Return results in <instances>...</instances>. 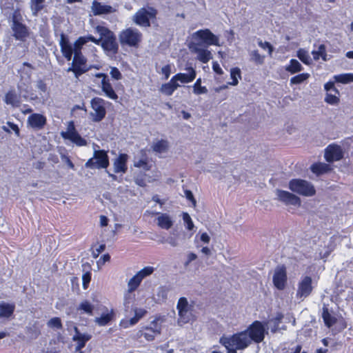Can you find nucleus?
Masks as SVG:
<instances>
[{
    "label": "nucleus",
    "mask_w": 353,
    "mask_h": 353,
    "mask_svg": "<svg viewBox=\"0 0 353 353\" xmlns=\"http://www.w3.org/2000/svg\"><path fill=\"white\" fill-rule=\"evenodd\" d=\"M110 165L107 151L98 150L94 152L93 157L85 163V167L90 169H106Z\"/></svg>",
    "instance_id": "obj_5"
},
{
    "label": "nucleus",
    "mask_w": 353,
    "mask_h": 353,
    "mask_svg": "<svg viewBox=\"0 0 353 353\" xmlns=\"http://www.w3.org/2000/svg\"><path fill=\"white\" fill-rule=\"evenodd\" d=\"M289 188L294 192L305 196H312L316 194V190L313 185L308 181L301 179H294L289 182Z\"/></svg>",
    "instance_id": "obj_6"
},
{
    "label": "nucleus",
    "mask_w": 353,
    "mask_h": 353,
    "mask_svg": "<svg viewBox=\"0 0 353 353\" xmlns=\"http://www.w3.org/2000/svg\"><path fill=\"white\" fill-rule=\"evenodd\" d=\"M159 216L157 217V225L159 228L165 230L170 229L173 225V221L171 217L165 213H157Z\"/></svg>",
    "instance_id": "obj_30"
},
{
    "label": "nucleus",
    "mask_w": 353,
    "mask_h": 353,
    "mask_svg": "<svg viewBox=\"0 0 353 353\" xmlns=\"http://www.w3.org/2000/svg\"><path fill=\"white\" fill-rule=\"evenodd\" d=\"M95 77L101 78V90L104 92L105 95L110 99L117 100L118 95L113 89L112 84L110 82L108 76L102 72L95 74Z\"/></svg>",
    "instance_id": "obj_16"
},
{
    "label": "nucleus",
    "mask_w": 353,
    "mask_h": 353,
    "mask_svg": "<svg viewBox=\"0 0 353 353\" xmlns=\"http://www.w3.org/2000/svg\"><path fill=\"white\" fill-rule=\"evenodd\" d=\"M22 21V16L19 8L14 10L12 14V24L21 23Z\"/></svg>",
    "instance_id": "obj_53"
},
{
    "label": "nucleus",
    "mask_w": 353,
    "mask_h": 353,
    "mask_svg": "<svg viewBox=\"0 0 353 353\" xmlns=\"http://www.w3.org/2000/svg\"><path fill=\"white\" fill-rule=\"evenodd\" d=\"M142 33L137 29L128 28L123 30L119 34L121 46L137 48L142 41Z\"/></svg>",
    "instance_id": "obj_3"
},
{
    "label": "nucleus",
    "mask_w": 353,
    "mask_h": 353,
    "mask_svg": "<svg viewBox=\"0 0 353 353\" xmlns=\"http://www.w3.org/2000/svg\"><path fill=\"white\" fill-rule=\"evenodd\" d=\"M106 102L100 97H94L90 101V106L94 112L90 113L91 119L93 122L101 121L106 115Z\"/></svg>",
    "instance_id": "obj_8"
},
{
    "label": "nucleus",
    "mask_w": 353,
    "mask_h": 353,
    "mask_svg": "<svg viewBox=\"0 0 353 353\" xmlns=\"http://www.w3.org/2000/svg\"><path fill=\"white\" fill-rule=\"evenodd\" d=\"M105 249V244H101L99 245V247L97 248H96L95 250H92V256L94 258V259H97L99 254L103 252Z\"/></svg>",
    "instance_id": "obj_59"
},
{
    "label": "nucleus",
    "mask_w": 353,
    "mask_h": 353,
    "mask_svg": "<svg viewBox=\"0 0 353 353\" xmlns=\"http://www.w3.org/2000/svg\"><path fill=\"white\" fill-rule=\"evenodd\" d=\"M157 14V10L153 7H150L148 10L142 8L134 14V21L138 26L150 27V19H156Z\"/></svg>",
    "instance_id": "obj_7"
},
{
    "label": "nucleus",
    "mask_w": 353,
    "mask_h": 353,
    "mask_svg": "<svg viewBox=\"0 0 353 353\" xmlns=\"http://www.w3.org/2000/svg\"><path fill=\"white\" fill-rule=\"evenodd\" d=\"M128 155L127 154H119L113 163L114 173H125L128 170Z\"/></svg>",
    "instance_id": "obj_22"
},
{
    "label": "nucleus",
    "mask_w": 353,
    "mask_h": 353,
    "mask_svg": "<svg viewBox=\"0 0 353 353\" xmlns=\"http://www.w3.org/2000/svg\"><path fill=\"white\" fill-rule=\"evenodd\" d=\"M169 289L165 286H161L159 288L158 295L161 296L163 299H166Z\"/></svg>",
    "instance_id": "obj_61"
},
{
    "label": "nucleus",
    "mask_w": 353,
    "mask_h": 353,
    "mask_svg": "<svg viewBox=\"0 0 353 353\" xmlns=\"http://www.w3.org/2000/svg\"><path fill=\"white\" fill-rule=\"evenodd\" d=\"M183 220L184 221V223L186 225V228L188 230H193L194 225L193 221L188 213H187V212L183 213Z\"/></svg>",
    "instance_id": "obj_50"
},
{
    "label": "nucleus",
    "mask_w": 353,
    "mask_h": 353,
    "mask_svg": "<svg viewBox=\"0 0 353 353\" xmlns=\"http://www.w3.org/2000/svg\"><path fill=\"white\" fill-rule=\"evenodd\" d=\"M274 285L279 290H283L287 284L288 276L284 265L277 266L273 275Z\"/></svg>",
    "instance_id": "obj_15"
},
{
    "label": "nucleus",
    "mask_w": 353,
    "mask_h": 353,
    "mask_svg": "<svg viewBox=\"0 0 353 353\" xmlns=\"http://www.w3.org/2000/svg\"><path fill=\"white\" fill-rule=\"evenodd\" d=\"M310 77V74L307 72L299 74L296 76L292 77L290 79L291 85H298L302 83L305 81L307 80Z\"/></svg>",
    "instance_id": "obj_42"
},
{
    "label": "nucleus",
    "mask_w": 353,
    "mask_h": 353,
    "mask_svg": "<svg viewBox=\"0 0 353 353\" xmlns=\"http://www.w3.org/2000/svg\"><path fill=\"white\" fill-rule=\"evenodd\" d=\"M91 10L94 16L108 14L115 12V10L111 6L102 4L97 0L92 1Z\"/></svg>",
    "instance_id": "obj_23"
},
{
    "label": "nucleus",
    "mask_w": 353,
    "mask_h": 353,
    "mask_svg": "<svg viewBox=\"0 0 353 353\" xmlns=\"http://www.w3.org/2000/svg\"><path fill=\"white\" fill-rule=\"evenodd\" d=\"M245 331H247V334L250 341H253L256 343H259L265 338V328L263 323L259 321H254L248 326Z\"/></svg>",
    "instance_id": "obj_9"
},
{
    "label": "nucleus",
    "mask_w": 353,
    "mask_h": 353,
    "mask_svg": "<svg viewBox=\"0 0 353 353\" xmlns=\"http://www.w3.org/2000/svg\"><path fill=\"white\" fill-rule=\"evenodd\" d=\"M114 312L111 310L108 313H103L101 316L97 317L94 320L95 323L99 326H105L108 325L114 319Z\"/></svg>",
    "instance_id": "obj_31"
},
{
    "label": "nucleus",
    "mask_w": 353,
    "mask_h": 353,
    "mask_svg": "<svg viewBox=\"0 0 353 353\" xmlns=\"http://www.w3.org/2000/svg\"><path fill=\"white\" fill-rule=\"evenodd\" d=\"M313 288L312 277L303 276L298 283L296 297L301 300L307 298L312 294Z\"/></svg>",
    "instance_id": "obj_10"
},
{
    "label": "nucleus",
    "mask_w": 353,
    "mask_h": 353,
    "mask_svg": "<svg viewBox=\"0 0 353 353\" xmlns=\"http://www.w3.org/2000/svg\"><path fill=\"white\" fill-rule=\"evenodd\" d=\"M46 117L39 113H33L28 118V125L34 129H42L46 124Z\"/></svg>",
    "instance_id": "obj_24"
},
{
    "label": "nucleus",
    "mask_w": 353,
    "mask_h": 353,
    "mask_svg": "<svg viewBox=\"0 0 353 353\" xmlns=\"http://www.w3.org/2000/svg\"><path fill=\"white\" fill-rule=\"evenodd\" d=\"M193 92L195 94L199 95L202 94H206L208 89L205 86L201 85V79L199 78L196 80L193 85Z\"/></svg>",
    "instance_id": "obj_43"
},
{
    "label": "nucleus",
    "mask_w": 353,
    "mask_h": 353,
    "mask_svg": "<svg viewBox=\"0 0 353 353\" xmlns=\"http://www.w3.org/2000/svg\"><path fill=\"white\" fill-rule=\"evenodd\" d=\"M258 45L263 50H268L270 56H272L274 51V48L268 41H262L261 40L258 41Z\"/></svg>",
    "instance_id": "obj_54"
},
{
    "label": "nucleus",
    "mask_w": 353,
    "mask_h": 353,
    "mask_svg": "<svg viewBox=\"0 0 353 353\" xmlns=\"http://www.w3.org/2000/svg\"><path fill=\"white\" fill-rule=\"evenodd\" d=\"M3 101L7 105H11L14 108H18L21 104V97L15 90H8L5 94Z\"/></svg>",
    "instance_id": "obj_26"
},
{
    "label": "nucleus",
    "mask_w": 353,
    "mask_h": 353,
    "mask_svg": "<svg viewBox=\"0 0 353 353\" xmlns=\"http://www.w3.org/2000/svg\"><path fill=\"white\" fill-rule=\"evenodd\" d=\"M185 196H186L187 199L190 201L192 202V205L194 207H195L196 205V201L194 199L192 192L190 190H186L185 191Z\"/></svg>",
    "instance_id": "obj_60"
},
{
    "label": "nucleus",
    "mask_w": 353,
    "mask_h": 353,
    "mask_svg": "<svg viewBox=\"0 0 353 353\" xmlns=\"http://www.w3.org/2000/svg\"><path fill=\"white\" fill-rule=\"evenodd\" d=\"M88 42L85 37H79L74 42L73 49L74 50H82L83 46Z\"/></svg>",
    "instance_id": "obj_52"
},
{
    "label": "nucleus",
    "mask_w": 353,
    "mask_h": 353,
    "mask_svg": "<svg viewBox=\"0 0 353 353\" xmlns=\"http://www.w3.org/2000/svg\"><path fill=\"white\" fill-rule=\"evenodd\" d=\"M75 334L72 337L74 341H77L75 351L81 350L86 345V343L92 339L90 334H81L77 326L74 327Z\"/></svg>",
    "instance_id": "obj_21"
},
{
    "label": "nucleus",
    "mask_w": 353,
    "mask_h": 353,
    "mask_svg": "<svg viewBox=\"0 0 353 353\" xmlns=\"http://www.w3.org/2000/svg\"><path fill=\"white\" fill-rule=\"evenodd\" d=\"M298 58L305 65H310L311 63V59L308 53L303 50L300 49L297 51Z\"/></svg>",
    "instance_id": "obj_47"
},
{
    "label": "nucleus",
    "mask_w": 353,
    "mask_h": 353,
    "mask_svg": "<svg viewBox=\"0 0 353 353\" xmlns=\"http://www.w3.org/2000/svg\"><path fill=\"white\" fill-rule=\"evenodd\" d=\"M97 30L101 36V46L102 48L108 52L117 54L119 50V45L115 34L109 28L98 26Z\"/></svg>",
    "instance_id": "obj_2"
},
{
    "label": "nucleus",
    "mask_w": 353,
    "mask_h": 353,
    "mask_svg": "<svg viewBox=\"0 0 353 353\" xmlns=\"http://www.w3.org/2000/svg\"><path fill=\"white\" fill-rule=\"evenodd\" d=\"M92 274L90 272H86L83 274L82 281H83V288L84 290H86L88 288L89 283L91 281Z\"/></svg>",
    "instance_id": "obj_55"
},
{
    "label": "nucleus",
    "mask_w": 353,
    "mask_h": 353,
    "mask_svg": "<svg viewBox=\"0 0 353 353\" xmlns=\"http://www.w3.org/2000/svg\"><path fill=\"white\" fill-rule=\"evenodd\" d=\"M230 77L232 81L228 83L231 85H236L239 83V79H241V70L237 67L232 68L230 70Z\"/></svg>",
    "instance_id": "obj_41"
},
{
    "label": "nucleus",
    "mask_w": 353,
    "mask_h": 353,
    "mask_svg": "<svg viewBox=\"0 0 353 353\" xmlns=\"http://www.w3.org/2000/svg\"><path fill=\"white\" fill-rule=\"evenodd\" d=\"M141 158L134 162V166L137 168H142L145 171H149L152 168V164L150 163L145 150H141Z\"/></svg>",
    "instance_id": "obj_29"
},
{
    "label": "nucleus",
    "mask_w": 353,
    "mask_h": 353,
    "mask_svg": "<svg viewBox=\"0 0 353 353\" xmlns=\"http://www.w3.org/2000/svg\"><path fill=\"white\" fill-rule=\"evenodd\" d=\"M310 170L316 176L328 173L332 170V167L327 163L322 162L314 163L310 166Z\"/></svg>",
    "instance_id": "obj_27"
},
{
    "label": "nucleus",
    "mask_w": 353,
    "mask_h": 353,
    "mask_svg": "<svg viewBox=\"0 0 353 353\" xmlns=\"http://www.w3.org/2000/svg\"><path fill=\"white\" fill-rule=\"evenodd\" d=\"M45 0H30V8L34 16L44 8Z\"/></svg>",
    "instance_id": "obj_39"
},
{
    "label": "nucleus",
    "mask_w": 353,
    "mask_h": 353,
    "mask_svg": "<svg viewBox=\"0 0 353 353\" xmlns=\"http://www.w3.org/2000/svg\"><path fill=\"white\" fill-rule=\"evenodd\" d=\"M185 69L188 71V73L179 72L172 77L176 82L179 83V81L181 83H189L195 79L196 76L195 69L192 66L187 67Z\"/></svg>",
    "instance_id": "obj_20"
},
{
    "label": "nucleus",
    "mask_w": 353,
    "mask_h": 353,
    "mask_svg": "<svg viewBox=\"0 0 353 353\" xmlns=\"http://www.w3.org/2000/svg\"><path fill=\"white\" fill-rule=\"evenodd\" d=\"M322 319L325 326L329 328L332 327L337 321L336 318L330 313L329 310L326 306L323 307Z\"/></svg>",
    "instance_id": "obj_34"
},
{
    "label": "nucleus",
    "mask_w": 353,
    "mask_h": 353,
    "mask_svg": "<svg viewBox=\"0 0 353 353\" xmlns=\"http://www.w3.org/2000/svg\"><path fill=\"white\" fill-rule=\"evenodd\" d=\"M8 125L14 132L15 134L17 137L20 135V130L17 124H15L12 122H8Z\"/></svg>",
    "instance_id": "obj_62"
},
{
    "label": "nucleus",
    "mask_w": 353,
    "mask_h": 353,
    "mask_svg": "<svg viewBox=\"0 0 353 353\" xmlns=\"http://www.w3.org/2000/svg\"><path fill=\"white\" fill-rule=\"evenodd\" d=\"M179 87H180L179 83L172 77L168 83L161 85L159 90L166 96H171Z\"/></svg>",
    "instance_id": "obj_28"
},
{
    "label": "nucleus",
    "mask_w": 353,
    "mask_h": 353,
    "mask_svg": "<svg viewBox=\"0 0 353 353\" xmlns=\"http://www.w3.org/2000/svg\"><path fill=\"white\" fill-rule=\"evenodd\" d=\"M154 268L151 266H147L137 272L141 279H143L145 277L150 276L153 273Z\"/></svg>",
    "instance_id": "obj_51"
},
{
    "label": "nucleus",
    "mask_w": 353,
    "mask_h": 353,
    "mask_svg": "<svg viewBox=\"0 0 353 353\" xmlns=\"http://www.w3.org/2000/svg\"><path fill=\"white\" fill-rule=\"evenodd\" d=\"M146 310L144 309H136L134 310V316L130 320L122 319L120 321V326L123 328H128L131 325L137 324L139 321L145 316Z\"/></svg>",
    "instance_id": "obj_25"
},
{
    "label": "nucleus",
    "mask_w": 353,
    "mask_h": 353,
    "mask_svg": "<svg viewBox=\"0 0 353 353\" xmlns=\"http://www.w3.org/2000/svg\"><path fill=\"white\" fill-rule=\"evenodd\" d=\"M277 196L279 199L286 205H293L298 206L301 205L300 198L288 191L278 190Z\"/></svg>",
    "instance_id": "obj_19"
},
{
    "label": "nucleus",
    "mask_w": 353,
    "mask_h": 353,
    "mask_svg": "<svg viewBox=\"0 0 353 353\" xmlns=\"http://www.w3.org/2000/svg\"><path fill=\"white\" fill-rule=\"evenodd\" d=\"M73 54H74L73 59H76L77 58V59H85L86 58L83 54V53L81 52V50H74Z\"/></svg>",
    "instance_id": "obj_64"
},
{
    "label": "nucleus",
    "mask_w": 353,
    "mask_h": 353,
    "mask_svg": "<svg viewBox=\"0 0 353 353\" xmlns=\"http://www.w3.org/2000/svg\"><path fill=\"white\" fill-rule=\"evenodd\" d=\"M220 343L226 348L227 353H237V350H243L250 344L247 331L234 334L230 336H222Z\"/></svg>",
    "instance_id": "obj_1"
},
{
    "label": "nucleus",
    "mask_w": 353,
    "mask_h": 353,
    "mask_svg": "<svg viewBox=\"0 0 353 353\" xmlns=\"http://www.w3.org/2000/svg\"><path fill=\"white\" fill-rule=\"evenodd\" d=\"M112 79L115 80H120L122 79V74L119 70L116 67L111 68V70L110 72Z\"/></svg>",
    "instance_id": "obj_56"
},
{
    "label": "nucleus",
    "mask_w": 353,
    "mask_h": 353,
    "mask_svg": "<svg viewBox=\"0 0 353 353\" xmlns=\"http://www.w3.org/2000/svg\"><path fill=\"white\" fill-rule=\"evenodd\" d=\"M313 59L315 61H317L321 57L323 61H327V52L326 48L324 44H321L317 50H313L312 52Z\"/></svg>",
    "instance_id": "obj_38"
},
{
    "label": "nucleus",
    "mask_w": 353,
    "mask_h": 353,
    "mask_svg": "<svg viewBox=\"0 0 353 353\" xmlns=\"http://www.w3.org/2000/svg\"><path fill=\"white\" fill-rule=\"evenodd\" d=\"M139 333L140 336H143L146 341H151L154 339L155 336L159 334L160 332L151 327H145L139 330Z\"/></svg>",
    "instance_id": "obj_33"
},
{
    "label": "nucleus",
    "mask_w": 353,
    "mask_h": 353,
    "mask_svg": "<svg viewBox=\"0 0 353 353\" xmlns=\"http://www.w3.org/2000/svg\"><path fill=\"white\" fill-rule=\"evenodd\" d=\"M92 68L88 64L87 58L77 59H72L71 65L67 69V72H72L75 78L79 79L81 75L88 72Z\"/></svg>",
    "instance_id": "obj_11"
},
{
    "label": "nucleus",
    "mask_w": 353,
    "mask_h": 353,
    "mask_svg": "<svg viewBox=\"0 0 353 353\" xmlns=\"http://www.w3.org/2000/svg\"><path fill=\"white\" fill-rule=\"evenodd\" d=\"M303 70V68L301 64L294 59H290L289 64L285 66V70L292 74L299 72Z\"/></svg>",
    "instance_id": "obj_36"
},
{
    "label": "nucleus",
    "mask_w": 353,
    "mask_h": 353,
    "mask_svg": "<svg viewBox=\"0 0 353 353\" xmlns=\"http://www.w3.org/2000/svg\"><path fill=\"white\" fill-rule=\"evenodd\" d=\"M171 72V65L170 64H167L161 68V74L163 75V79L165 80L170 77Z\"/></svg>",
    "instance_id": "obj_57"
},
{
    "label": "nucleus",
    "mask_w": 353,
    "mask_h": 353,
    "mask_svg": "<svg viewBox=\"0 0 353 353\" xmlns=\"http://www.w3.org/2000/svg\"><path fill=\"white\" fill-rule=\"evenodd\" d=\"M61 137L65 139L70 140L77 146H85L87 145L86 140L76 130L73 121L69 123L66 132H61Z\"/></svg>",
    "instance_id": "obj_12"
},
{
    "label": "nucleus",
    "mask_w": 353,
    "mask_h": 353,
    "mask_svg": "<svg viewBox=\"0 0 353 353\" xmlns=\"http://www.w3.org/2000/svg\"><path fill=\"white\" fill-rule=\"evenodd\" d=\"M192 38L196 41L195 43L196 46H221L219 37L208 28L196 31L193 33Z\"/></svg>",
    "instance_id": "obj_4"
},
{
    "label": "nucleus",
    "mask_w": 353,
    "mask_h": 353,
    "mask_svg": "<svg viewBox=\"0 0 353 353\" xmlns=\"http://www.w3.org/2000/svg\"><path fill=\"white\" fill-rule=\"evenodd\" d=\"M343 155L341 147L336 144H330L325 150L324 157L328 163L340 161L343 158Z\"/></svg>",
    "instance_id": "obj_14"
},
{
    "label": "nucleus",
    "mask_w": 353,
    "mask_h": 353,
    "mask_svg": "<svg viewBox=\"0 0 353 353\" xmlns=\"http://www.w3.org/2000/svg\"><path fill=\"white\" fill-rule=\"evenodd\" d=\"M251 59L257 65H262L264 63L265 57L261 55L257 50H253L251 54Z\"/></svg>",
    "instance_id": "obj_46"
},
{
    "label": "nucleus",
    "mask_w": 353,
    "mask_h": 353,
    "mask_svg": "<svg viewBox=\"0 0 353 353\" xmlns=\"http://www.w3.org/2000/svg\"><path fill=\"white\" fill-rule=\"evenodd\" d=\"M194 305L189 304L185 297H181L177 303L176 309L178 310L180 319L184 322L188 323L190 321V314L193 310Z\"/></svg>",
    "instance_id": "obj_13"
},
{
    "label": "nucleus",
    "mask_w": 353,
    "mask_h": 353,
    "mask_svg": "<svg viewBox=\"0 0 353 353\" xmlns=\"http://www.w3.org/2000/svg\"><path fill=\"white\" fill-rule=\"evenodd\" d=\"M152 148L156 153H163L168 151L169 148V143L167 140L161 139L156 143H154Z\"/></svg>",
    "instance_id": "obj_37"
},
{
    "label": "nucleus",
    "mask_w": 353,
    "mask_h": 353,
    "mask_svg": "<svg viewBox=\"0 0 353 353\" xmlns=\"http://www.w3.org/2000/svg\"><path fill=\"white\" fill-rule=\"evenodd\" d=\"M13 32V37L16 40L24 42L30 36V30L28 27L23 23H15L11 25Z\"/></svg>",
    "instance_id": "obj_17"
},
{
    "label": "nucleus",
    "mask_w": 353,
    "mask_h": 353,
    "mask_svg": "<svg viewBox=\"0 0 353 353\" xmlns=\"http://www.w3.org/2000/svg\"><path fill=\"white\" fill-rule=\"evenodd\" d=\"M142 280L139 274L137 273L128 282L129 290L131 292L134 291L139 286Z\"/></svg>",
    "instance_id": "obj_45"
},
{
    "label": "nucleus",
    "mask_w": 353,
    "mask_h": 353,
    "mask_svg": "<svg viewBox=\"0 0 353 353\" xmlns=\"http://www.w3.org/2000/svg\"><path fill=\"white\" fill-rule=\"evenodd\" d=\"M48 326L58 330L63 328L62 322L59 317H53L50 319L48 322Z\"/></svg>",
    "instance_id": "obj_48"
},
{
    "label": "nucleus",
    "mask_w": 353,
    "mask_h": 353,
    "mask_svg": "<svg viewBox=\"0 0 353 353\" xmlns=\"http://www.w3.org/2000/svg\"><path fill=\"white\" fill-rule=\"evenodd\" d=\"M212 69L214 72L218 74H222L223 72L222 68L216 61L212 63Z\"/></svg>",
    "instance_id": "obj_63"
},
{
    "label": "nucleus",
    "mask_w": 353,
    "mask_h": 353,
    "mask_svg": "<svg viewBox=\"0 0 353 353\" xmlns=\"http://www.w3.org/2000/svg\"><path fill=\"white\" fill-rule=\"evenodd\" d=\"M194 51L197 54V59L203 63H206L212 59L211 52L207 49L194 48Z\"/></svg>",
    "instance_id": "obj_35"
},
{
    "label": "nucleus",
    "mask_w": 353,
    "mask_h": 353,
    "mask_svg": "<svg viewBox=\"0 0 353 353\" xmlns=\"http://www.w3.org/2000/svg\"><path fill=\"white\" fill-rule=\"evenodd\" d=\"M325 101L330 105H337L339 104L340 99L336 94H332L330 93H327L325 97Z\"/></svg>",
    "instance_id": "obj_49"
},
{
    "label": "nucleus",
    "mask_w": 353,
    "mask_h": 353,
    "mask_svg": "<svg viewBox=\"0 0 353 353\" xmlns=\"http://www.w3.org/2000/svg\"><path fill=\"white\" fill-rule=\"evenodd\" d=\"M334 78L335 81L338 83H348L350 82H353V74L352 73L335 75Z\"/></svg>",
    "instance_id": "obj_44"
},
{
    "label": "nucleus",
    "mask_w": 353,
    "mask_h": 353,
    "mask_svg": "<svg viewBox=\"0 0 353 353\" xmlns=\"http://www.w3.org/2000/svg\"><path fill=\"white\" fill-rule=\"evenodd\" d=\"M15 305L13 303L2 302L0 303V317L10 318L14 312Z\"/></svg>",
    "instance_id": "obj_32"
},
{
    "label": "nucleus",
    "mask_w": 353,
    "mask_h": 353,
    "mask_svg": "<svg viewBox=\"0 0 353 353\" xmlns=\"http://www.w3.org/2000/svg\"><path fill=\"white\" fill-rule=\"evenodd\" d=\"M59 46L61 52L67 61H70L74 52L73 46L70 43L69 39L64 33L60 36Z\"/></svg>",
    "instance_id": "obj_18"
},
{
    "label": "nucleus",
    "mask_w": 353,
    "mask_h": 353,
    "mask_svg": "<svg viewBox=\"0 0 353 353\" xmlns=\"http://www.w3.org/2000/svg\"><path fill=\"white\" fill-rule=\"evenodd\" d=\"M94 308V305L91 304L88 301L85 300L79 304L77 309L78 310L82 311L83 313L92 316L93 314Z\"/></svg>",
    "instance_id": "obj_40"
},
{
    "label": "nucleus",
    "mask_w": 353,
    "mask_h": 353,
    "mask_svg": "<svg viewBox=\"0 0 353 353\" xmlns=\"http://www.w3.org/2000/svg\"><path fill=\"white\" fill-rule=\"evenodd\" d=\"M325 90L328 92L331 90H332L335 94H339V92L337 88L334 86V83L333 81H328L324 85Z\"/></svg>",
    "instance_id": "obj_58"
}]
</instances>
